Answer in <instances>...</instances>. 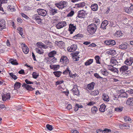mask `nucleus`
<instances>
[{"label": "nucleus", "mask_w": 133, "mask_h": 133, "mask_svg": "<svg viewBox=\"0 0 133 133\" xmlns=\"http://www.w3.org/2000/svg\"><path fill=\"white\" fill-rule=\"evenodd\" d=\"M37 11L38 15L43 16H46L47 13L45 10L42 9H38Z\"/></svg>", "instance_id": "obj_6"}, {"label": "nucleus", "mask_w": 133, "mask_h": 133, "mask_svg": "<svg viewBox=\"0 0 133 133\" xmlns=\"http://www.w3.org/2000/svg\"><path fill=\"white\" fill-rule=\"evenodd\" d=\"M86 90L88 91L91 90V83L89 84L86 88Z\"/></svg>", "instance_id": "obj_46"}, {"label": "nucleus", "mask_w": 133, "mask_h": 133, "mask_svg": "<svg viewBox=\"0 0 133 133\" xmlns=\"http://www.w3.org/2000/svg\"><path fill=\"white\" fill-rule=\"evenodd\" d=\"M69 76L70 77L74 78L76 77L77 76V75L76 74H71V72H70V74H69Z\"/></svg>", "instance_id": "obj_56"}, {"label": "nucleus", "mask_w": 133, "mask_h": 133, "mask_svg": "<svg viewBox=\"0 0 133 133\" xmlns=\"http://www.w3.org/2000/svg\"><path fill=\"white\" fill-rule=\"evenodd\" d=\"M72 93H74V95H75L78 96H79V90H78V89H77V90H75V91L73 92Z\"/></svg>", "instance_id": "obj_53"}, {"label": "nucleus", "mask_w": 133, "mask_h": 133, "mask_svg": "<svg viewBox=\"0 0 133 133\" xmlns=\"http://www.w3.org/2000/svg\"><path fill=\"white\" fill-rule=\"evenodd\" d=\"M5 22L4 19H2L0 21V30L5 28Z\"/></svg>", "instance_id": "obj_16"}, {"label": "nucleus", "mask_w": 133, "mask_h": 133, "mask_svg": "<svg viewBox=\"0 0 133 133\" xmlns=\"http://www.w3.org/2000/svg\"><path fill=\"white\" fill-rule=\"evenodd\" d=\"M22 86L24 88L25 87L27 90L29 91H32L35 89V88H32L31 86L27 85L24 83L23 84Z\"/></svg>", "instance_id": "obj_13"}, {"label": "nucleus", "mask_w": 133, "mask_h": 133, "mask_svg": "<svg viewBox=\"0 0 133 133\" xmlns=\"http://www.w3.org/2000/svg\"><path fill=\"white\" fill-rule=\"evenodd\" d=\"M92 33H94L96 31L97 29V26L95 24L92 23Z\"/></svg>", "instance_id": "obj_24"}, {"label": "nucleus", "mask_w": 133, "mask_h": 133, "mask_svg": "<svg viewBox=\"0 0 133 133\" xmlns=\"http://www.w3.org/2000/svg\"><path fill=\"white\" fill-rule=\"evenodd\" d=\"M83 35L81 34H78L74 36V39H78L80 37H82Z\"/></svg>", "instance_id": "obj_41"}, {"label": "nucleus", "mask_w": 133, "mask_h": 133, "mask_svg": "<svg viewBox=\"0 0 133 133\" xmlns=\"http://www.w3.org/2000/svg\"><path fill=\"white\" fill-rule=\"evenodd\" d=\"M62 72L60 71H55L53 72V74L57 77H59L62 74Z\"/></svg>", "instance_id": "obj_31"}, {"label": "nucleus", "mask_w": 133, "mask_h": 133, "mask_svg": "<svg viewBox=\"0 0 133 133\" xmlns=\"http://www.w3.org/2000/svg\"><path fill=\"white\" fill-rule=\"evenodd\" d=\"M50 66L51 69L55 70H58L59 68V65H50Z\"/></svg>", "instance_id": "obj_23"}, {"label": "nucleus", "mask_w": 133, "mask_h": 133, "mask_svg": "<svg viewBox=\"0 0 133 133\" xmlns=\"http://www.w3.org/2000/svg\"><path fill=\"white\" fill-rule=\"evenodd\" d=\"M87 31L88 32L91 34V24H90L87 27Z\"/></svg>", "instance_id": "obj_48"}, {"label": "nucleus", "mask_w": 133, "mask_h": 133, "mask_svg": "<svg viewBox=\"0 0 133 133\" xmlns=\"http://www.w3.org/2000/svg\"><path fill=\"white\" fill-rule=\"evenodd\" d=\"M124 119L125 121H129V123L130 122V123L131 122H130V121L131 120V119L129 118L128 117H124Z\"/></svg>", "instance_id": "obj_60"}, {"label": "nucleus", "mask_w": 133, "mask_h": 133, "mask_svg": "<svg viewBox=\"0 0 133 133\" xmlns=\"http://www.w3.org/2000/svg\"><path fill=\"white\" fill-rule=\"evenodd\" d=\"M121 92V93L120 95L121 97H128V95L127 93V92L123 91Z\"/></svg>", "instance_id": "obj_32"}, {"label": "nucleus", "mask_w": 133, "mask_h": 133, "mask_svg": "<svg viewBox=\"0 0 133 133\" xmlns=\"http://www.w3.org/2000/svg\"><path fill=\"white\" fill-rule=\"evenodd\" d=\"M44 43L47 45L46 46H47L48 47L50 48L52 46V43L49 41H45Z\"/></svg>", "instance_id": "obj_39"}, {"label": "nucleus", "mask_w": 133, "mask_h": 133, "mask_svg": "<svg viewBox=\"0 0 133 133\" xmlns=\"http://www.w3.org/2000/svg\"><path fill=\"white\" fill-rule=\"evenodd\" d=\"M77 48L76 45L73 44L70 46H69L67 48L69 52H73L75 51Z\"/></svg>", "instance_id": "obj_8"}, {"label": "nucleus", "mask_w": 133, "mask_h": 133, "mask_svg": "<svg viewBox=\"0 0 133 133\" xmlns=\"http://www.w3.org/2000/svg\"><path fill=\"white\" fill-rule=\"evenodd\" d=\"M21 84L19 82H16L14 85L15 89L17 90L19 88L21 87Z\"/></svg>", "instance_id": "obj_25"}, {"label": "nucleus", "mask_w": 133, "mask_h": 133, "mask_svg": "<svg viewBox=\"0 0 133 133\" xmlns=\"http://www.w3.org/2000/svg\"><path fill=\"white\" fill-rule=\"evenodd\" d=\"M21 45L23 52L25 54H28L29 51V50L27 46L24 44H22Z\"/></svg>", "instance_id": "obj_11"}, {"label": "nucleus", "mask_w": 133, "mask_h": 133, "mask_svg": "<svg viewBox=\"0 0 133 133\" xmlns=\"http://www.w3.org/2000/svg\"><path fill=\"white\" fill-rule=\"evenodd\" d=\"M72 107L70 104H68L66 107V108L68 110H70L72 108Z\"/></svg>", "instance_id": "obj_62"}, {"label": "nucleus", "mask_w": 133, "mask_h": 133, "mask_svg": "<svg viewBox=\"0 0 133 133\" xmlns=\"http://www.w3.org/2000/svg\"><path fill=\"white\" fill-rule=\"evenodd\" d=\"M79 106V105L77 104L76 105H75L74 110L75 111H77L78 110Z\"/></svg>", "instance_id": "obj_57"}, {"label": "nucleus", "mask_w": 133, "mask_h": 133, "mask_svg": "<svg viewBox=\"0 0 133 133\" xmlns=\"http://www.w3.org/2000/svg\"><path fill=\"white\" fill-rule=\"evenodd\" d=\"M38 14H35L32 16V19H35L36 20H37L40 18L39 16L38 15Z\"/></svg>", "instance_id": "obj_43"}, {"label": "nucleus", "mask_w": 133, "mask_h": 133, "mask_svg": "<svg viewBox=\"0 0 133 133\" xmlns=\"http://www.w3.org/2000/svg\"><path fill=\"white\" fill-rule=\"evenodd\" d=\"M91 64V59L88 60L85 63V65L86 66L89 65Z\"/></svg>", "instance_id": "obj_47"}, {"label": "nucleus", "mask_w": 133, "mask_h": 133, "mask_svg": "<svg viewBox=\"0 0 133 133\" xmlns=\"http://www.w3.org/2000/svg\"><path fill=\"white\" fill-rule=\"evenodd\" d=\"M99 92L97 90H95L92 91V95L94 96L97 95L98 94Z\"/></svg>", "instance_id": "obj_52"}, {"label": "nucleus", "mask_w": 133, "mask_h": 133, "mask_svg": "<svg viewBox=\"0 0 133 133\" xmlns=\"http://www.w3.org/2000/svg\"><path fill=\"white\" fill-rule=\"evenodd\" d=\"M97 108L95 106L92 107V112L96 113V112L97 111Z\"/></svg>", "instance_id": "obj_51"}, {"label": "nucleus", "mask_w": 133, "mask_h": 133, "mask_svg": "<svg viewBox=\"0 0 133 133\" xmlns=\"http://www.w3.org/2000/svg\"><path fill=\"white\" fill-rule=\"evenodd\" d=\"M2 100L3 101H5L6 100L9 99L10 97V94L8 93L6 94L2 95Z\"/></svg>", "instance_id": "obj_9"}, {"label": "nucleus", "mask_w": 133, "mask_h": 133, "mask_svg": "<svg viewBox=\"0 0 133 133\" xmlns=\"http://www.w3.org/2000/svg\"><path fill=\"white\" fill-rule=\"evenodd\" d=\"M71 71L69 70V68L68 67H67L65 70L64 71L63 73V74H67L69 72L70 74V72H71Z\"/></svg>", "instance_id": "obj_42"}, {"label": "nucleus", "mask_w": 133, "mask_h": 133, "mask_svg": "<svg viewBox=\"0 0 133 133\" xmlns=\"http://www.w3.org/2000/svg\"><path fill=\"white\" fill-rule=\"evenodd\" d=\"M108 24V21L107 20H104L102 22L100 28L101 29H106V26Z\"/></svg>", "instance_id": "obj_15"}, {"label": "nucleus", "mask_w": 133, "mask_h": 133, "mask_svg": "<svg viewBox=\"0 0 133 133\" xmlns=\"http://www.w3.org/2000/svg\"><path fill=\"white\" fill-rule=\"evenodd\" d=\"M94 76L97 78H102V77L100 76L97 73L94 74Z\"/></svg>", "instance_id": "obj_63"}, {"label": "nucleus", "mask_w": 133, "mask_h": 133, "mask_svg": "<svg viewBox=\"0 0 133 133\" xmlns=\"http://www.w3.org/2000/svg\"><path fill=\"white\" fill-rule=\"evenodd\" d=\"M21 14L22 16L24 18H25L26 19H27L28 18V17L24 14L22 13H21Z\"/></svg>", "instance_id": "obj_64"}, {"label": "nucleus", "mask_w": 133, "mask_h": 133, "mask_svg": "<svg viewBox=\"0 0 133 133\" xmlns=\"http://www.w3.org/2000/svg\"><path fill=\"white\" fill-rule=\"evenodd\" d=\"M10 63L13 65H17L18 64L16 59L13 60L12 59H11L10 61Z\"/></svg>", "instance_id": "obj_49"}, {"label": "nucleus", "mask_w": 133, "mask_h": 133, "mask_svg": "<svg viewBox=\"0 0 133 133\" xmlns=\"http://www.w3.org/2000/svg\"><path fill=\"white\" fill-rule=\"evenodd\" d=\"M7 9L9 11H15V9H14V6L11 5H8L7 7Z\"/></svg>", "instance_id": "obj_26"}, {"label": "nucleus", "mask_w": 133, "mask_h": 133, "mask_svg": "<svg viewBox=\"0 0 133 133\" xmlns=\"http://www.w3.org/2000/svg\"><path fill=\"white\" fill-rule=\"evenodd\" d=\"M106 106L104 104H102L100 106V108H99V110L102 112H104L105 111V109Z\"/></svg>", "instance_id": "obj_30"}, {"label": "nucleus", "mask_w": 133, "mask_h": 133, "mask_svg": "<svg viewBox=\"0 0 133 133\" xmlns=\"http://www.w3.org/2000/svg\"><path fill=\"white\" fill-rule=\"evenodd\" d=\"M67 2L65 1H61L59 2L55 3V5L59 9H62L66 7Z\"/></svg>", "instance_id": "obj_3"}, {"label": "nucleus", "mask_w": 133, "mask_h": 133, "mask_svg": "<svg viewBox=\"0 0 133 133\" xmlns=\"http://www.w3.org/2000/svg\"><path fill=\"white\" fill-rule=\"evenodd\" d=\"M57 52L55 50L51 51L48 54V57L47 58L46 63H47L52 64L57 62V59L54 56L56 54Z\"/></svg>", "instance_id": "obj_1"}, {"label": "nucleus", "mask_w": 133, "mask_h": 133, "mask_svg": "<svg viewBox=\"0 0 133 133\" xmlns=\"http://www.w3.org/2000/svg\"><path fill=\"white\" fill-rule=\"evenodd\" d=\"M133 62V58L130 57L129 58L127 59L125 61V63L127 65H130Z\"/></svg>", "instance_id": "obj_17"}, {"label": "nucleus", "mask_w": 133, "mask_h": 133, "mask_svg": "<svg viewBox=\"0 0 133 133\" xmlns=\"http://www.w3.org/2000/svg\"><path fill=\"white\" fill-rule=\"evenodd\" d=\"M25 82L26 83L28 84H33L34 83L33 82H32L30 81H29L27 79H25Z\"/></svg>", "instance_id": "obj_61"}, {"label": "nucleus", "mask_w": 133, "mask_h": 133, "mask_svg": "<svg viewBox=\"0 0 133 133\" xmlns=\"http://www.w3.org/2000/svg\"><path fill=\"white\" fill-rule=\"evenodd\" d=\"M60 61L62 63V64L65 65L69 63V60L66 56H63L61 58Z\"/></svg>", "instance_id": "obj_4"}, {"label": "nucleus", "mask_w": 133, "mask_h": 133, "mask_svg": "<svg viewBox=\"0 0 133 133\" xmlns=\"http://www.w3.org/2000/svg\"><path fill=\"white\" fill-rule=\"evenodd\" d=\"M35 50L37 53L40 54H42L44 53L43 50L42 49L40 50L38 48H35Z\"/></svg>", "instance_id": "obj_29"}, {"label": "nucleus", "mask_w": 133, "mask_h": 133, "mask_svg": "<svg viewBox=\"0 0 133 133\" xmlns=\"http://www.w3.org/2000/svg\"><path fill=\"white\" fill-rule=\"evenodd\" d=\"M78 55L77 54L76 52H75L73 55V60L74 61H78L79 60L78 58H79V57H76L78 56Z\"/></svg>", "instance_id": "obj_37"}, {"label": "nucleus", "mask_w": 133, "mask_h": 133, "mask_svg": "<svg viewBox=\"0 0 133 133\" xmlns=\"http://www.w3.org/2000/svg\"><path fill=\"white\" fill-rule=\"evenodd\" d=\"M87 14L83 10H81L78 12L77 17L81 18H84Z\"/></svg>", "instance_id": "obj_7"}, {"label": "nucleus", "mask_w": 133, "mask_h": 133, "mask_svg": "<svg viewBox=\"0 0 133 133\" xmlns=\"http://www.w3.org/2000/svg\"><path fill=\"white\" fill-rule=\"evenodd\" d=\"M65 43L62 41H60L58 42L57 45L60 48H64L65 47Z\"/></svg>", "instance_id": "obj_20"}, {"label": "nucleus", "mask_w": 133, "mask_h": 133, "mask_svg": "<svg viewBox=\"0 0 133 133\" xmlns=\"http://www.w3.org/2000/svg\"><path fill=\"white\" fill-rule=\"evenodd\" d=\"M98 8V5L97 4H92V10L94 11H96L97 10Z\"/></svg>", "instance_id": "obj_27"}, {"label": "nucleus", "mask_w": 133, "mask_h": 133, "mask_svg": "<svg viewBox=\"0 0 133 133\" xmlns=\"http://www.w3.org/2000/svg\"><path fill=\"white\" fill-rule=\"evenodd\" d=\"M129 46V44L127 43L122 44L119 46V48L122 49H126Z\"/></svg>", "instance_id": "obj_18"}, {"label": "nucleus", "mask_w": 133, "mask_h": 133, "mask_svg": "<svg viewBox=\"0 0 133 133\" xmlns=\"http://www.w3.org/2000/svg\"><path fill=\"white\" fill-rule=\"evenodd\" d=\"M41 45L42 48L43 49H46L48 47L47 46H46V45H44L43 43H42V42L41 44Z\"/></svg>", "instance_id": "obj_58"}, {"label": "nucleus", "mask_w": 133, "mask_h": 133, "mask_svg": "<svg viewBox=\"0 0 133 133\" xmlns=\"http://www.w3.org/2000/svg\"><path fill=\"white\" fill-rule=\"evenodd\" d=\"M66 25V23L65 21H61L58 23L56 25V28L57 29H61Z\"/></svg>", "instance_id": "obj_5"}, {"label": "nucleus", "mask_w": 133, "mask_h": 133, "mask_svg": "<svg viewBox=\"0 0 133 133\" xmlns=\"http://www.w3.org/2000/svg\"><path fill=\"white\" fill-rule=\"evenodd\" d=\"M110 63L112 65H116L118 63L117 60L115 59L111 58L110 61Z\"/></svg>", "instance_id": "obj_33"}, {"label": "nucleus", "mask_w": 133, "mask_h": 133, "mask_svg": "<svg viewBox=\"0 0 133 133\" xmlns=\"http://www.w3.org/2000/svg\"><path fill=\"white\" fill-rule=\"evenodd\" d=\"M57 10L56 9H55L53 8L50 9V14L52 15H54L57 13Z\"/></svg>", "instance_id": "obj_22"}, {"label": "nucleus", "mask_w": 133, "mask_h": 133, "mask_svg": "<svg viewBox=\"0 0 133 133\" xmlns=\"http://www.w3.org/2000/svg\"><path fill=\"white\" fill-rule=\"evenodd\" d=\"M122 34L121 31H118L115 33L114 35L116 37H119L122 35Z\"/></svg>", "instance_id": "obj_36"}, {"label": "nucleus", "mask_w": 133, "mask_h": 133, "mask_svg": "<svg viewBox=\"0 0 133 133\" xmlns=\"http://www.w3.org/2000/svg\"><path fill=\"white\" fill-rule=\"evenodd\" d=\"M110 66H109V70L114 72L116 74H118V71L117 69L113 67L112 65L111 66V67H110Z\"/></svg>", "instance_id": "obj_12"}, {"label": "nucleus", "mask_w": 133, "mask_h": 133, "mask_svg": "<svg viewBox=\"0 0 133 133\" xmlns=\"http://www.w3.org/2000/svg\"><path fill=\"white\" fill-rule=\"evenodd\" d=\"M74 13V11L73 10H71L70 12L68 14L67 16L71 17L72 16Z\"/></svg>", "instance_id": "obj_54"}, {"label": "nucleus", "mask_w": 133, "mask_h": 133, "mask_svg": "<svg viewBox=\"0 0 133 133\" xmlns=\"http://www.w3.org/2000/svg\"><path fill=\"white\" fill-rule=\"evenodd\" d=\"M76 29V26H74L73 24H70L69 25V30L70 34H72L73 32Z\"/></svg>", "instance_id": "obj_10"}, {"label": "nucleus", "mask_w": 133, "mask_h": 133, "mask_svg": "<svg viewBox=\"0 0 133 133\" xmlns=\"http://www.w3.org/2000/svg\"><path fill=\"white\" fill-rule=\"evenodd\" d=\"M102 98L105 101L108 102L109 100V96L106 94H103L102 96Z\"/></svg>", "instance_id": "obj_28"}, {"label": "nucleus", "mask_w": 133, "mask_h": 133, "mask_svg": "<svg viewBox=\"0 0 133 133\" xmlns=\"http://www.w3.org/2000/svg\"><path fill=\"white\" fill-rule=\"evenodd\" d=\"M128 69L129 66L127 65L122 66L120 68L119 72L122 73L121 75H123V77H128L130 75V74H131V71L129 70Z\"/></svg>", "instance_id": "obj_2"}, {"label": "nucleus", "mask_w": 133, "mask_h": 133, "mask_svg": "<svg viewBox=\"0 0 133 133\" xmlns=\"http://www.w3.org/2000/svg\"><path fill=\"white\" fill-rule=\"evenodd\" d=\"M63 80L58 81L56 82V85L58 84H61L63 82Z\"/></svg>", "instance_id": "obj_59"}, {"label": "nucleus", "mask_w": 133, "mask_h": 133, "mask_svg": "<svg viewBox=\"0 0 133 133\" xmlns=\"http://www.w3.org/2000/svg\"><path fill=\"white\" fill-rule=\"evenodd\" d=\"M95 58L96 61V62L97 64H101V63L99 62V59L100 58L99 56L97 55L95 56Z\"/></svg>", "instance_id": "obj_34"}, {"label": "nucleus", "mask_w": 133, "mask_h": 133, "mask_svg": "<svg viewBox=\"0 0 133 133\" xmlns=\"http://www.w3.org/2000/svg\"><path fill=\"white\" fill-rule=\"evenodd\" d=\"M101 73L104 76H106L108 75V73L106 70H101Z\"/></svg>", "instance_id": "obj_40"}, {"label": "nucleus", "mask_w": 133, "mask_h": 133, "mask_svg": "<svg viewBox=\"0 0 133 133\" xmlns=\"http://www.w3.org/2000/svg\"><path fill=\"white\" fill-rule=\"evenodd\" d=\"M46 127L47 129L51 131L53 129L52 126L48 124L46 125Z\"/></svg>", "instance_id": "obj_55"}, {"label": "nucleus", "mask_w": 133, "mask_h": 133, "mask_svg": "<svg viewBox=\"0 0 133 133\" xmlns=\"http://www.w3.org/2000/svg\"><path fill=\"white\" fill-rule=\"evenodd\" d=\"M123 107H117L115 108V110L117 112H120L122 111Z\"/></svg>", "instance_id": "obj_45"}, {"label": "nucleus", "mask_w": 133, "mask_h": 133, "mask_svg": "<svg viewBox=\"0 0 133 133\" xmlns=\"http://www.w3.org/2000/svg\"><path fill=\"white\" fill-rule=\"evenodd\" d=\"M127 104L128 105H132L133 104V98H128L126 102Z\"/></svg>", "instance_id": "obj_21"}, {"label": "nucleus", "mask_w": 133, "mask_h": 133, "mask_svg": "<svg viewBox=\"0 0 133 133\" xmlns=\"http://www.w3.org/2000/svg\"><path fill=\"white\" fill-rule=\"evenodd\" d=\"M85 5V3L84 2H82L80 3L77 4L76 5L77 6L78 8L83 7Z\"/></svg>", "instance_id": "obj_35"}, {"label": "nucleus", "mask_w": 133, "mask_h": 133, "mask_svg": "<svg viewBox=\"0 0 133 133\" xmlns=\"http://www.w3.org/2000/svg\"><path fill=\"white\" fill-rule=\"evenodd\" d=\"M10 76L11 77L13 78L15 80L17 78V77L12 73H10L9 74Z\"/></svg>", "instance_id": "obj_50"}, {"label": "nucleus", "mask_w": 133, "mask_h": 133, "mask_svg": "<svg viewBox=\"0 0 133 133\" xmlns=\"http://www.w3.org/2000/svg\"><path fill=\"white\" fill-rule=\"evenodd\" d=\"M17 30L18 31V32L19 34L22 36L23 34V29L21 27H18L17 29Z\"/></svg>", "instance_id": "obj_38"}, {"label": "nucleus", "mask_w": 133, "mask_h": 133, "mask_svg": "<svg viewBox=\"0 0 133 133\" xmlns=\"http://www.w3.org/2000/svg\"><path fill=\"white\" fill-rule=\"evenodd\" d=\"M105 43L106 44L111 45H114L116 44L115 41L114 40H112L106 41H105Z\"/></svg>", "instance_id": "obj_14"}, {"label": "nucleus", "mask_w": 133, "mask_h": 133, "mask_svg": "<svg viewBox=\"0 0 133 133\" xmlns=\"http://www.w3.org/2000/svg\"><path fill=\"white\" fill-rule=\"evenodd\" d=\"M125 10L128 13L130 14L131 13H133V5H131L129 8H126Z\"/></svg>", "instance_id": "obj_19"}, {"label": "nucleus", "mask_w": 133, "mask_h": 133, "mask_svg": "<svg viewBox=\"0 0 133 133\" xmlns=\"http://www.w3.org/2000/svg\"><path fill=\"white\" fill-rule=\"evenodd\" d=\"M32 76L34 78L36 79L39 76V74L36 72H34L32 73Z\"/></svg>", "instance_id": "obj_44"}]
</instances>
